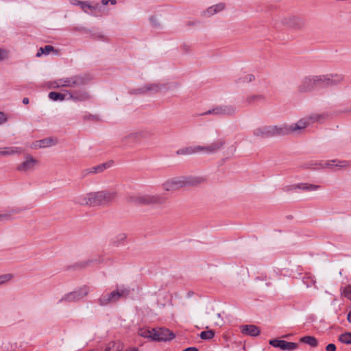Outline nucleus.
Here are the masks:
<instances>
[{"instance_id":"f257e3e1","label":"nucleus","mask_w":351,"mask_h":351,"mask_svg":"<svg viewBox=\"0 0 351 351\" xmlns=\"http://www.w3.org/2000/svg\"><path fill=\"white\" fill-rule=\"evenodd\" d=\"M327 117V114H313L310 116L300 119L297 123L291 125L281 124L279 125H269L270 136H281L288 135L292 132L298 130H303L308 126L310 124L322 122Z\"/></svg>"},{"instance_id":"f03ea898","label":"nucleus","mask_w":351,"mask_h":351,"mask_svg":"<svg viewBox=\"0 0 351 351\" xmlns=\"http://www.w3.org/2000/svg\"><path fill=\"white\" fill-rule=\"evenodd\" d=\"M93 76L88 73H82L55 80L53 88H80L88 84Z\"/></svg>"},{"instance_id":"7ed1b4c3","label":"nucleus","mask_w":351,"mask_h":351,"mask_svg":"<svg viewBox=\"0 0 351 351\" xmlns=\"http://www.w3.org/2000/svg\"><path fill=\"white\" fill-rule=\"evenodd\" d=\"M226 141L224 139L219 138L207 145H197L180 149L176 152V154L177 155H190L202 152L206 154H213L221 150L223 147Z\"/></svg>"},{"instance_id":"20e7f679","label":"nucleus","mask_w":351,"mask_h":351,"mask_svg":"<svg viewBox=\"0 0 351 351\" xmlns=\"http://www.w3.org/2000/svg\"><path fill=\"white\" fill-rule=\"evenodd\" d=\"M202 180L201 178L192 176L172 178L162 184V188L166 191H175L187 186H195L200 183Z\"/></svg>"},{"instance_id":"39448f33","label":"nucleus","mask_w":351,"mask_h":351,"mask_svg":"<svg viewBox=\"0 0 351 351\" xmlns=\"http://www.w3.org/2000/svg\"><path fill=\"white\" fill-rule=\"evenodd\" d=\"M130 293L129 287L120 286L116 290L110 293L102 294L97 300V302L101 306H107L110 304H114L121 299H125Z\"/></svg>"},{"instance_id":"423d86ee","label":"nucleus","mask_w":351,"mask_h":351,"mask_svg":"<svg viewBox=\"0 0 351 351\" xmlns=\"http://www.w3.org/2000/svg\"><path fill=\"white\" fill-rule=\"evenodd\" d=\"M93 196V207H106L111 205L117 197V193L113 189H105L96 192H91Z\"/></svg>"},{"instance_id":"0eeeda50","label":"nucleus","mask_w":351,"mask_h":351,"mask_svg":"<svg viewBox=\"0 0 351 351\" xmlns=\"http://www.w3.org/2000/svg\"><path fill=\"white\" fill-rule=\"evenodd\" d=\"M167 199L160 195H137L128 197V202L136 206L157 204L162 205L166 202Z\"/></svg>"},{"instance_id":"6e6552de","label":"nucleus","mask_w":351,"mask_h":351,"mask_svg":"<svg viewBox=\"0 0 351 351\" xmlns=\"http://www.w3.org/2000/svg\"><path fill=\"white\" fill-rule=\"evenodd\" d=\"M350 165V162L347 160H339L337 159L330 160L326 162H313L311 161L303 165L305 169H317L318 168L332 167L333 166L340 168L347 167Z\"/></svg>"},{"instance_id":"1a4fd4ad","label":"nucleus","mask_w":351,"mask_h":351,"mask_svg":"<svg viewBox=\"0 0 351 351\" xmlns=\"http://www.w3.org/2000/svg\"><path fill=\"white\" fill-rule=\"evenodd\" d=\"M237 108L232 105H220L208 110L201 115L213 114L219 117H231L235 114Z\"/></svg>"},{"instance_id":"9d476101","label":"nucleus","mask_w":351,"mask_h":351,"mask_svg":"<svg viewBox=\"0 0 351 351\" xmlns=\"http://www.w3.org/2000/svg\"><path fill=\"white\" fill-rule=\"evenodd\" d=\"M89 292V287L86 285H84L82 287L71 291L64 295L60 300L59 302H75L81 300L85 296L88 295Z\"/></svg>"},{"instance_id":"9b49d317","label":"nucleus","mask_w":351,"mask_h":351,"mask_svg":"<svg viewBox=\"0 0 351 351\" xmlns=\"http://www.w3.org/2000/svg\"><path fill=\"white\" fill-rule=\"evenodd\" d=\"M150 133L147 131H138L132 132L121 138V143L124 145L130 143H136L140 142L142 139L147 138L149 136Z\"/></svg>"},{"instance_id":"f8f14e48","label":"nucleus","mask_w":351,"mask_h":351,"mask_svg":"<svg viewBox=\"0 0 351 351\" xmlns=\"http://www.w3.org/2000/svg\"><path fill=\"white\" fill-rule=\"evenodd\" d=\"M315 88L313 75H308L301 80L297 86V90L300 93H308L312 92Z\"/></svg>"},{"instance_id":"ddd939ff","label":"nucleus","mask_w":351,"mask_h":351,"mask_svg":"<svg viewBox=\"0 0 351 351\" xmlns=\"http://www.w3.org/2000/svg\"><path fill=\"white\" fill-rule=\"evenodd\" d=\"M153 332L154 341H168L175 337L173 332L165 328H153Z\"/></svg>"},{"instance_id":"4468645a","label":"nucleus","mask_w":351,"mask_h":351,"mask_svg":"<svg viewBox=\"0 0 351 351\" xmlns=\"http://www.w3.org/2000/svg\"><path fill=\"white\" fill-rule=\"evenodd\" d=\"M269 345L274 348H278L282 350L292 351L298 348V343L294 342H288L285 340L278 339H271L269 341Z\"/></svg>"},{"instance_id":"2eb2a0df","label":"nucleus","mask_w":351,"mask_h":351,"mask_svg":"<svg viewBox=\"0 0 351 351\" xmlns=\"http://www.w3.org/2000/svg\"><path fill=\"white\" fill-rule=\"evenodd\" d=\"M282 23L288 27L295 29H300L305 26L304 20L296 16H291L283 19Z\"/></svg>"},{"instance_id":"dca6fc26","label":"nucleus","mask_w":351,"mask_h":351,"mask_svg":"<svg viewBox=\"0 0 351 351\" xmlns=\"http://www.w3.org/2000/svg\"><path fill=\"white\" fill-rule=\"evenodd\" d=\"M38 161L34 158L31 155H26L25 160L21 164L19 165L16 167L17 171L20 172H28L34 169L35 166L38 164Z\"/></svg>"},{"instance_id":"f3484780","label":"nucleus","mask_w":351,"mask_h":351,"mask_svg":"<svg viewBox=\"0 0 351 351\" xmlns=\"http://www.w3.org/2000/svg\"><path fill=\"white\" fill-rule=\"evenodd\" d=\"M69 95V99L73 101H86L90 99V95L85 89H79L77 90L69 91L66 90Z\"/></svg>"},{"instance_id":"a211bd4d","label":"nucleus","mask_w":351,"mask_h":351,"mask_svg":"<svg viewBox=\"0 0 351 351\" xmlns=\"http://www.w3.org/2000/svg\"><path fill=\"white\" fill-rule=\"evenodd\" d=\"M112 163V162L110 161L108 162L101 163L97 166L84 169L82 171V177L84 178L91 173L96 174V173L103 172L104 170L109 168L111 166Z\"/></svg>"},{"instance_id":"6ab92c4d","label":"nucleus","mask_w":351,"mask_h":351,"mask_svg":"<svg viewBox=\"0 0 351 351\" xmlns=\"http://www.w3.org/2000/svg\"><path fill=\"white\" fill-rule=\"evenodd\" d=\"M80 8L84 12L93 16H97V13L101 10V6L98 3L91 4L89 1L80 3Z\"/></svg>"},{"instance_id":"aec40b11","label":"nucleus","mask_w":351,"mask_h":351,"mask_svg":"<svg viewBox=\"0 0 351 351\" xmlns=\"http://www.w3.org/2000/svg\"><path fill=\"white\" fill-rule=\"evenodd\" d=\"M326 87L337 86L342 84L344 80V76L339 73H328L327 74Z\"/></svg>"},{"instance_id":"412c9836","label":"nucleus","mask_w":351,"mask_h":351,"mask_svg":"<svg viewBox=\"0 0 351 351\" xmlns=\"http://www.w3.org/2000/svg\"><path fill=\"white\" fill-rule=\"evenodd\" d=\"M241 332L242 334L251 337H256L259 335L261 330L255 325H243L241 326Z\"/></svg>"},{"instance_id":"4be33fe9","label":"nucleus","mask_w":351,"mask_h":351,"mask_svg":"<svg viewBox=\"0 0 351 351\" xmlns=\"http://www.w3.org/2000/svg\"><path fill=\"white\" fill-rule=\"evenodd\" d=\"M92 193H88L84 195H81L75 198V203L82 206H93Z\"/></svg>"},{"instance_id":"5701e85b","label":"nucleus","mask_w":351,"mask_h":351,"mask_svg":"<svg viewBox=\"0 0 351 351\" xmlns=\"http://www.w3.org/2000/svg\"><path fill=\"white\" fill-rule=\"evenodd\" d=\"M269 125L259 127L254 130L253 134L256 137L262 138H271Z\"/></svg>"},{"instance_id":"b1692460","label":"nucleus","mask_w":351,"mask_h":351,"mask_svg":"<svg viewBox=\"0 0 351 351\" xmlns=\"http://www.w3.org/2000/svg\"><path fill=\"white\" fill-rule=\"evenodd\" d=\"M265 101V96L261 94L251 95L246 97L245 104L247 106L252 105L255 103Z\"/></svg>"},{"instance_id":"393cba45","label":"nucleus","mask_w":351,"mask_h":351,"mask_svg":"<svg viewBox=\"0 0 351 351\" xmlns=\"http://www.w3.org/2000/svg\"><path fill=\"white\" fill-rule=\"evenodd\" d=\"M93 263H106L105 259L101 256H98L95 258H90L86 261H82L76 264V267L78 268H85Z\"/></svg>"},{"instance_id":"a878e982","label":"nucleus","mask_w":351,"mask_h":351,"mask_svg":"<svg viewBox=\"0 0 351 351\" xmlns=\"http://www.w3.org/2000/svg\"><path fill=\"white\" fill-rule=\"evenodd\" d=\"M295 187L304 191H313L319 189L321 186L308 183H299L295 184Z\"/></svg>"},{"instance_id":"bb28decb","label":"nucleus","mask_w":351,"mask_h":351,"mask_svg":"<svg viewBox=\"0 0 351 351\" xmlns=\"http://www.w3.org/2000/svg\"><path fill=\"white\" fill-rule=\"evenodd\" d=\"M146 90L147 93H149L151 94H156L162 90V89L165 87L164 84H160L158 83L154 84H147Z\"/></svg>"},{"instance_id":"cd10ccee","label":"nucleus","mask_w":351,"mask_h":351,"mask_svg":"<svg viewBox=\"0 0 351 351\" xmlns=\"http://www.w3.org/2000/svg\"><path fill=\"white\" fill-rule=\"evenodd\" d=\"M22 152H23V149L21 147H10L4 148L3 149H0V155H1V156L13 155L15 154H21Z\"/></svg>"},{"instance_id":"c85d7f7f","label":"nucleus","mask_w":351,"mask_h":351,"mask_svg":"<svg viewBox=\"0 0 351 351\" xmlns=\"http://www.w3.org/2000/svg\"><path fill=\"white\" fill-rule=\"evenodd\" d=\"M57 143L56 140L52 138H47L40 141H36V147H38L40 148L50 147L53 145H56Z\"/></svg>"},{"instance_id":"c756f323","label":"nucleus","mask_w":351,"mask_h":351,"mask_svg":"<svg viewBox=\"0 0 351 351\" xmlns=\"http://www.w3.org/2000/svg\"><path fill=\"white\" fill-rule=\"evenodd\" d=\"M126 238L127 236L125 233H120L111 239L110 243L112 246L117 247L123 243Z\"/></svg>"},{"instance_id":"7c9ffc66","label":"nucleus","mask_w":351,"mask_h":351,"mask_svg":"<svg viewBox=\"0 0 351 351\" xmlns=\"http://www.w3.org/2000/svg\"><path fill=\"white\" fill-rule=\"evenodd\" d=\"M123 345L119 342L111 341L108 343L104 351H122Z\"/></svg>"},{"instance_id":"2f4dec72","label":"nucleus","mask_w":351,"mask_h":351,"mask_svg":"<svg viewBox=\"0 0 351 351\" xmlns=\"http://www.w3.org/2000/svg\"><path fill=\"white\" fill-rule=\"evenodd\" d=\"M315 86L326 87L327 74L313 75Z\"/></svg>"},{"instance_id":"473e14b6","label":"nucleus","mask_w":351,"mask_h":351,"mask_svg":"<svg viewBox=\"0 0 351 351\" xmlns=\"http://www.w3.org/2000/svg\"><path fill=\"white\" fill-rule=\"evenodd\" d=\"M300 342L306 343L311 347H317L318 345V341L317 339L313 336H304L300 338Z\"/></svg>"},{"instance_id":"72a5a7b5","label":"nucleus","mask_w":351,"mask_h":351,"mask_svg":"<svg viewBox=\"0 0 351 351\" xmlns=\"http://www.w3.org/2000/svg\"><path fill=\"white\" fill-rule=\"evenodd\" d=\"M66 94L58 92H50L49 93V98L53 101H63L66 99Z\"/></svg>"},{"instance_id":"f704fd0d","label":"nucleus","mask_w":351,"mask_h":351,"mask_svg":"<svg viewBox=\"0 0 351 351\" xmlns=\"http://www.w3.org/2000/svg\"><path fill=\"white\" fill-rule=\"evenodd\" d=\"M302 281L307 287L315 285L316 282L315 277L310 274H306L305 276L303 277Z\"/></svg>"},{"instance_id":"c9c22d12","label":"nucleus","mask_w":351,"mask_h":351,"mask_svg":"<svg viewBox=\"0 0 351 351\" xmlns=\"http://www.w3.org/2000/svg\"><path fill=\"white\" fill-rule=\"evenodd\" d=\"M338 339L342 343H345L347 345L351 344V332H347L341 334L339 336Z\"/></svg>"},{"instance_id":"e433bc0d","label":"nucleus","mask_w":351,"mask_h":351,"mask_svg":"<svg viewBox=\"0 0 351 351\" xmlns=\"http://www.w3.org/2000/svg\"><path fill=\"white\" fill-rule=\"evenodd\" d=\"M54 51V47L51 45H45L44 47H40L37 53H36V56L37 57H40L43 54H45V55H47L49 54L51 51Z\"/></svg>"},{"instance_id":"4c0bfd02","label":"nucleus","mask_w":351,"mask_h":351,"mask_svg":"<svg viewBox=\"0 0 351 351\" xmlns=\"http://www.w3.org/2000/svg\"><path fill=\"white\" fill-rule=\"evenodd\" d=\"M21 211V208H16L14 210H12L10 212L5 213V214H0V221H8L12 219L11 215L12 213H19Z\"/></svg>"},{"instance_id":"58836bf2","label":"nucleus","mask_w":351,"mask_h":351,"mask_svg":"<svg viewBox=\"0 0 351 351\" xmlns=\"http://www.w3.org/2000/svg\"><path fill=\"white\" fill-rule=\"evenodd\" d=\"M153 328L149 329H141L138 331V335L144 338H149L153 341Z\"/></svg>"},{"instance_id":"ea45409f","label":"nucleus","mask_w":351,"mask_h":351,"mask_svg":"<svg viewBox=\"0 0 351 351\" xmlns=\"http://www.w3.org/2000/svg\"><path fill=\"white\" fill-rule=\"evenodd\" d=\"M255 80V77L252 74H246L243 76L240 77L238 80L237 83H249Z\"/></svg>"},{"instance_id":"a19ab883","label":"nucleus","mask_w":351,"mask_h":351,"mask_svg":"<svg viewBox=\"0 0 351 351\" xmlns=\"http://www.w3.org/2000/svg\"><path fill=\"white\" fill-rule=\"evenodd\" d=\"M214 336L215 332L213 330L202 331L199 335L200 338L204 340H210L213 339Z\"/></svg>"},{"instance_id":"79ce46f5","label":"nucleus","mask_w":351,"mask_h":351,"mask_svg":"<svg viewBox=\"0 0 351 351\" xmlns=\"http://www.w3.org/2000/svg\"><path fill=\"white\" fill-rule=\"evenodd\" d=\"M215 14H217V12L215 10L214 7L212 5L204 10L201 14L204 17H210Z\"/></svg>"},{"instance_id":"37998d69","label":"nucleus","mask_w":351,"mask_h":351,"mask_svg":"<svg viewBox=\"0 0 351 351\" xmlns=\"http://www.w3.org/2000/svg\"><path fill=\"white\" fill-rule=\"evenodd\" d=\"M14 276L12 274H6L0 275V285L5 284V282L11 280Z\"/></svg>"},{"instance_id":"c03bdc74","label":"nucleus","mask_w":351,"mask_h":351,"mask_svg":"<svg viewBox=\"0 0 351 351\" xmlns=\"http://www.w3.org/2000/svg\"><path fill=\"white\" fill-rule=\"evenodd\" d=\"M130 93L132 94H141V95L145 94V93H147L146 86L145 85L141 88L134 89V90H131Z\"/></svg>"},{"instance_id":"a18cd8bd","label":"nucleus","mask_w":351,"mask_h":351,"mask_svg":"<svg viewBox=\"0 0 351 351\" xmlns=\"http://www.w3.org/2000/svg\"><path fill=\"white\" fill-rule=\"evenodd\" d=\"M215 10L217 14L223 11L226 8V4L224 3H219L217 4L213 5Z\"/></svg>"},{"instance_id":"49530a36","label":"nucleus","mask_w":351,"mask_h":351,"mask_svg":"<svg viewBox=\"0 0 351 351\" xmlns=\"http://www.w3.org/2000/svg\"><path fill=\"white\" fill-rule=\"evenodd\" d=\"M214 324L215 326H223V319L221 318V314L220 313H217L216 315V319L214 321Z\"/></svg>"},{"instance_id":"de8ad7c7","label":"nucleus","mask_w":351,"mask_h":351,"mask_svg":"<svg viewBox=\"0 0 351 351\" xmlns=\"http://www.w3.org/2000/svg\"><path fill=\"white\" fill-rule=\"evenodd\" d=\"M343 295L351 300V287L347 286L343 289Z\"/></svg>"},{"instance_id":"09e8293b","label":"nucleus","mask_w":351,"mask_h":351,"mask_svg":"<svg viewBox=\"0 0 351 351\" xmlns=\"http://www.w3.org/2000/svg\"><path fill=\"white\" fill-rule=\"evenodd\" d=\"M73 31L75 32H84V33H90V30L86 27H75L73 28Z\"/></svg>"},{"instance_id":"8fccbe9b","label":"nucleus","mask_w":351,"mask_h":351,"mask_svg":"<svg viewBox=\"0 0 351 351\" xmlns=\"http://www.w3.org/2000/svg\"><path fill=\"white\" fill-rule=\"evenodd\" d=\"M295 186V184L285 186L282 188V191L285 192H289L290 191L296 190L297 188Z\"/></svg>"},{"instance_id":"3c124183","label":"nucleus","mask_w":351,"mask_h":351,"mask_svg":"<svg viewBox=\"0 0 351 351\" xmlns=\"http://www.w3.org/2000/svg\"><path fill=\"white\" fill-rule=\"evenodd\" d=\"M8 121V117L3 112H0V125L5 123Z\"/></svg>"},{"instance_id":"603ef678","label":"nucleus","mask_w":351,"mask_h":351,"mask_svg":"<svg viewBox=\"0 0 351 351\" xmlns=\"http://www.w3.org/2000/svg\"><path fill=\"white\" fill-rule=\"evenodd\" d=\"M8 53L6 50L0 49V61L5 60L7 58Z\"/></svg>"},{"instance_id":"864d4df0","label":"nucleus","mask_w":351,"mask_h":351,"mask_svg":"<svg viewBox=\"0 0 351 351\" xmlns=\"http://www.w3.org/2000/svg\"><path fill=\"white\" fill-rule=\"evenodd\" d=\"M326 351H336V346L334 343H329L326 347Z\"/></svg>"},{"instance_id":"5fc2aeb1","label":"nucleus","mask_w":351,"mask_h":351,"mask_svg":"<svg viewBox=\"0 0 351 351\" xmlns=\"http://www.w3.org/2000/svg\"><path fill=\"white\" fill-rule=\"evenodd\" d=\"M182 351H198V349L195 347H189Z\"/></svg>"},{"instance_id":"6e6d98bb","label":"nucleus","mask_w":351,"mask_h":351,"mask_svg":"<svg viewBox=\"0 0 351 351\" xmlns=\"http://www.w3.org/2000/svg\"><path fill=\"white\" fill-rule=\"evenodd\" d=\"M80 3H84V1H79V0H73L72 4L75 5H79L80 6Z\"/></svg>"},{"instance_id":"4d7b16f0","label":"nucleus","mask_w":351,"mask_h":351,"mask_svg":"<svg viewBox=\"0 0 351 351\" xmlns=\"http://www.w3.org/2000/svg\"><path fill=\"white\" fill-rule=\"evenodd\" d=\"M92 37H93V38H94V39L98 38V39L101 40V39H103V38H104V36L100 35V34H99V35H97V36H95V34H93V35L92 36Z\"/></svg>"},{"instance_id":"13d9d810","label":"nucleus","mask_w":351,"mask_h":351,"mask_svg":"<svg viewBox=\"0 0 351 351\" xmlns=\"http://www.w3.org/2000/svg\"><path fill=\"white\" fill-rule=\"evenodd\" d=\"M151 21L154 23L156 25H158V23H156V21H157V19L156 16H152L151 19H150Z\"/></svg>"},{"instance_id":"bf43d9fd","label":"nucleus","mask_w":351,"mask_h":351,"mask_svg":"<svg viewBox=\"0 0 351 351\" xmlns=\"http://www.w3.org/2000/svg\"><path fill=\"white\" fill-rule=\"evenodd\" d=\"M29 99H28L27 97H24V98L23 99V103L24 104H29Z\"/></svg>"},{"instance_id":"052dcab7","label":"nucleus","mask_w":351,"mask_h":351,"mask_svg":"<svg viewBox=\"0 0 351 351\" xmlns=\"http://www.w3.org/2000/svg\"><path fill=\"white\" fill-rule=\"evenodd\" d=\"M193 295H194V292H193V291H189V292L187 293L186 296H187L188 298H191V297H192Z\"/></svg>"},{"instance_id":"680f3d73","label":"nucleus","mask_w":351,"mask_h":351,"mask_svg":"<svg viewBox=\"0 0 351 351\" xmlns=\"http://www.w3.org/2000/svg\"><path fill=\"white\" fill-rule=\"evenodd\" d=\"M109 3V0H101V4L103 5H107Z\"/></svg>"},{"instance_id":"e2e57ef3","label":"nucleus","mask_w":351,"mask_h":351,"mask_svg":"<svg viewBox=\"0 0 351 351\" xmlns=\"http://www.w3.org/2000/svg\"><path fill=\"white\" fill-rule=\"evenodd\" d=\"M347 319L350 323H351V311L348 314Z\"/></svg>"},{"instance_id":"0e129e2a","label":"nucleus","mask_w":351,"mask_h":351,"mask_svg":"<svg viewBox=\"0 0 351 351\" xmlns=\"http://www.w3.org/2000/svg\"><path fill=\"white\" fill-rule=\"evenodd\" d=\"M109 2H110V3L113 5L117 4L116 0H109Z\"/></svg>"},{"instance_id":"69168bd1","label":"nucleus","mask_w":351,"mask_h":351,"mask_svg":"<svg viewBox=\"0 0 351 351\" xmlns=\"http://www.w3.org/2000/svg\"><path fill=\"white\" fill-rule=\"evenodd\" d=\"M197 23H198V22H188L187 25H193Z\"/></svg>"},{"instance_id":"338daca9","label":"nucleus","mask_w":351,"mask_h":351,"mask_svg":"<svg viewBox=\"0 0 351 351\" xmlns=\"http://www.w3.org/2000/svg\"><path fill=\"white\" fill-rule=\"evenodd\" d=\"M126 351H138V350L136 348H132V349L127 350Z\"/></svg>"},{"instance_id":"774afa93","label":"nucleus","mask_w":351,"mask_h":351,"mask_svg":"<svg viewBox=\"0 0 351 351\" xmlns=\"http://www.w3.org/2000/svg\"><path fill=\"white\" fill-rule=\"evenodd\" d=\"M90 117H91L93 119L95 118V116L90 115Z\"/></svg>"}]
</instances>
